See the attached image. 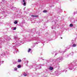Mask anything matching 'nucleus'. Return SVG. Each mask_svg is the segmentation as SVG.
<instances>
[{"instance_id":"obj_8","label":"nucleus","mask_w":77,"mask_h":77,"mask_svg":"<svg viewBox=\"0 0 77 77\" xmlns=\"http://www.w3.org/2000/svg\"><path fill=\"white\" fill-rule=\"evenodd\" d=\"M66 50H65L64 51H59V53H61L62 54H63L65 52H66Z\"/></svg>"},{"instance_id":"obj_24","label":"nucleus","mask_w":77,"mask_h":77,"mask_svg":"<svg viewBox=\"0 0 77 77\" xmlns=\"http://www.w3.org/2000/svg\"><path fill=\"white\" fill-rule=\"evenodd\" d=\"M14 24H17L18 23V22L17 21H15V22H14Z\"/></svg>"},{"instance_id":"obj_18","label":"nucleus","mask_w":77,"mask_h":77,"mask_svg":"<svg viewBox=\"0 0 77 77\" xmlns=\"http://www.w3.org/2000/svg\"><path fill=\"white\" fill-rule=\"evenodd\" d=\"M75 40H72L71 41V42L72 43V44H74V43H75Z\"/></svg>"},{"instance_id":"obj_35","label":"nucleus","mask_w":77,"mask_h":77,"mask_svg":"<svg viewBox=\"0 0 77 77\" xmlns=\"http://www.w3.org/2000/svg\"><path fill=\"white\" fill-rule=\"evenodd\" d=\"M73 54H74V53H73V52H72L70 54H71V55H73Z\"/></svg>"},{"instance_id":"obj_19","label":"nucleus","mask_w":77,"mask_h":77,"mask_svg":"<svg viewBox=\"0 0 77 77\" xmlns=\"http://www.w3.org/2000/svg\"><path fill=\"white\" fill-rule=\"evenodd\" d=\"M76 46H77V45H76V44H73L72 45L73 47H76Z\"/></svg>"},{"instance_id":"obj_32","label":"nucleus","mask_w":77,"mask_h":77,"mask_svg":"<svg viewBox=\"0 0 77 77\" xmlns=\"http://www.w3.org/2000/svg\"><path fill=\"white\" fill-rule=\"evenodd\" d=\"M25 63H27V64L29 63V61H26L25 62Z\"/></svg>"},{"instance_id":"obj_5","label":"nucleus","mask_w":77,"mask_h":77,"mask_svg":"<svg viewBox=\"0 0 77 77\" xmlns=\"http://www.w3.org/2000/svg\"><path fill=\"white\" fill-rule=\"evenodd\" d=\"M24 44V43H22L21 41H19L18 42V44L17 43V42H16L14 44L16 45V46H18V45H20L21 44Z\"/></svg>"},{"instance_id":"obj_40","label":"nucleus","mask_w":77,"mask_h":77,"mask_svg":"<svg viewBox=\"0 0 77 77\" xmlns=\"http://www.w3.org/2000/svg\"><path fill=\"white\" fill-rule=\"evenodd\" d=\"M14 62H15V63H17V61H14Z\"/></svg>"},{"instance_id":"obj_17","label":"nucleus","mask_w":77,"mask_h":77,"mask_svg":"<svg viewBox=\"0 0 77 77\" xmlns=\"http://www.w3.org/2000/svg\"><path fill=\"white\" fill-rule=\"evenodd\" d=\"M21 65H18L17 68H21Z\"/></svg>"},{"instance_id":"obj_20","label":"nucleus","mask_w":77,"mask_h":77,"mask_svg":"<svg viewBox=\"0 0 77 77\" xmlns=\"http://www.w3.org/2000/svg\"><path fill=\"white\" fill-rule=\"evenodd\" d=\"M23 75H24V76H26V75H27V73H26L25 72H24L23 73Z\"/></svg>"},{"instance_id":"obj_2","label":"nucleus","mask_w":77,"mask_h":77,"mask_svg":"<svg viewBox=\"0 0 77 77\" xmlns=\"http://www.w3.org/2000/svg\"><path fill=\"white\" fill-rule=\"evenodd\" d=\"M10 39H11V38L9 37H2L1 38H0V42L2 44H3V43H5V41L6 42L7 41H9Z\"/></svg>"},{"instance_id":"obj_38","label":"nucleus","mask_w":77,"mask_h":77,"mask_svg":"<svg viewBox=\"0 0 77 77\" xmlns=\"http://www.w3.org/2000/svg\"><path fill=\"white\" fill-rule=\"evenodd\" d=\"M41 59H42V60H45V59H43V58H42Z\"/></svg>"},{"instance_id":"obj_50","label":"nucleus","mask_w":77,"mask_h":77,"mask_svg":"<svg viewBox=\"0 0 77 77\" xmlns=\"http://www.w3.org/2000/svg\"><path fill=\"white\" fill-rule=\"evenodd\" d=\"M40 59H41V58H39V60H40Z\"/></svg>"},{"instance_id":"obj_64","label":"nucleus","mask_w":77,"mask_h":77,"mask_svg":"<svg viewBox=\"0 0 77 77\" xmlns=\"http://www.w3.org/2000/svg\"><path fill=\"white\" fill-rule=\"evenodd\" d=\"M76 21H77V20H76Z\"/></svg>"},{"instance_id":"obj_11","label":"nucleus","mask_w":77,"mask_h":77,"mask_svg":"<svg viewBox=\"0 0 77 77\" xmlns=\"http://www.w3.org/2000/svg\"><path fill=\"white\" fill-rule=\"evenodd\" d=\"M5 55V53H3L1 55V57H3Z\"/></svg>"},{"instance_id":"obj_56","label":"nucleus","mask_w":77,"mask_h":77,"mask_svg":"<svg viewBox=\"0 0 77 77\" xmlns=\"http://www.w3.org/2000/svg\"><path fill=\"white\" fill-rule=\"evenodd\" d=\"M70 22H71V20H70Z\"/></svg>"},{"instance_id":"obj_62","label":"nucleus","mask_w":77,"mask_h":77,"mask_svg":"<svg viewBox=\"0 0 77 77\" xmlns=\"http://www.w3.org/2000/svg\"><path fill=\"white\" fill-rule=\"evenodd\" d=\"M2 1H3V0H2Z\"/></svg>"},{"instance_id":"obj_22","label":"nucleus","mask_w":77,"mask_h":77,"mask_svg":"<svg viewBox=\"0 0 77 77\" xmlns=\"http://www.w3.org/2000/svg\"><path fill=\"white\" fill-rule=\"evenodd\" d=\"M69 54H68V55H66V56H65V57H66V58H67V57H69Z\"/></svg>"},{"instance_id":"obj_51","label":"nucleus","mask_w":77,"mask_h":77,"mask_svg":"<svg viewBox=\"0 0 77 77\" xmlns=\"http://www.w3.org/2000/svg\"><path fill=\"white\" fill-rule=\"evenodd\" d=\"M72 0H70V1H72Z\"/></svg>"},{"instance_id":"obj_60","label":"nucleus","mask_w":77,"mask_h":77,"mask_svg":"<svg viewBox=\"0 0 77 77\" xmlns=\"http://www.w3.org/2000/svg\"><path fill=\"white\" fill-rule=\"evenodd\" d=\"M51 60V59H50V60Z\"/></svg>"},{"instance_id":"obj_12","label":"nucleus","mask_w":77,"mask_h":77,"mask_svg":"<svg viewBox=\"0 0 77 77\" xmlns=\"http://www.w3.org/2000/svg\"><path fill=\"white\" fill-rule=\"evenodd\" d=\"M23 2L24 3L23 5L24 6H26V2H25V0H23Z\"/></svg>"},{"instance_id":"obj_33","label":"nucleus","mask_w":77,"mask_h":77,"mask_svg":"<svg viewBox=\"0 0 77 77\" xmlns=\"http://www.w3.org/2000/svg\"><path fill=\"white\" fill-rule=\"evenodd\" d=\"M16 29H17V28L16 27H14L13 29V30H16Z\"/></svg>"},{"instance_id":"obj_3","label":"nucleus","mask_w":77,"mask_h":77,"mask_svg":"<svg viewBox=\"0 0 77 77\" xmlns=\"http://www.w3.org/2000/svg\"><path fill=\"white\" fill-rule=\"evenodd\" d=\"M63 60V57H60L59 58H58L57 60H52L53 62H55V63H56V65H59V62L62 61Z\"/></svg>"},{"instance_id":"obj_59","label":"nucleus","mask_w":77,"mask_h":77,"mask_svg":"<svg viewBox=\"0 0 77 77\" xmlns=\"http://www.w3.org/2000/svg\"><path fill=\"white\" fill-rule=\"evenodd\" d=\"M43 45H44V44H43Z\"/></svg>"},{"instance_id":"obj_48","label":"nucleus","mask_w":77,"mask_h":77,"mask_svg":"<svg viewBox=\"0 0 77 77\" xmlns=\"http://www.w3.org/2000/svg\"><path fill=\"white\" fill-rule=\"evenodd\" d=\"M2 48V47L0 46V48Z\"/></svg>"},{"instance_id":"obj_4","label":"nucleus","mask_w":77,"mask_h":77,"mask_svg":"<svg viewBox=\"0 0 77 77\" xmlns=\"http://www.w3.org/2000/svg\"><path fill=\"white\" fill-rule=\"evenodd\" d=\"M57 21V20H54V22H53V23H54L55 25H53L51 27L52 29H56V28L57 27V29H58V27H59V25L57 24H56V22Z\"/></svg>"},{"instance_id":"obj_26","label":"nucleus","mask_w":77,"mask_h":77,"mask_svg":"<svg viewBox=\"0 0 77 77\" xmlns=\"http://www.w3.org/2000/svg\"><path fill=\"white\" fill-rule=\"evenodd\" d=\"M43 12H44V13H45V12H47V11L46 10H45L43 11Z\"/></svg>"},{"instance_id":"obj_1","label":"nucleus","mask_w":77,"mask_h":77,"mask_svg":"<svg viewBox=\"0 0 77 77\" xmlns=\"http://www.w3.org/2000/svg\"><path fill=\"white\" fill-rule=\"evenodd\" d=\"M35 40L36 41L35 43H34L33 44L34 45H36L38 44V43H39L40 42H41L42 44H44V43H45V41L44 40L40 39L38 37H34V38H32L31 39L29 40L28 42H30L31 41H34Z\"/></svg>"},{"instance_id":"obj_57","label":"nucleus","mask_w":77,"mask_h":77,"mask_svg":"<svg viewBox=\"0 0 77 77\" xmlns=\"http://www.w3.org/2000/svg\"><path fill=\"white\" fill-rule=\"evenodd\" d=\"M45 24H44V25H45Z\"/></svg>"},{"instance_id":"obj_16","label":"nucleus","mask_w":77,"mask_h":77,"mask_svg":"<svg viewBox=\"0 0 77 77\" xmlns=\"http://www.w3.org/2000/svg\"><path fill=\"white\" fill-rule=\"evenodd\" d=\"M31 17H38V15H32Z\"/></svg>"},{"instance_id":"obj_39","label":"nucleus","mask_w":77,"mask_h":77,"mask_svg":"<svg viewBox=\"0 0 77 77\" xmlns=\"http://www.w3.org/2000/svg\"><path fill=\"white\" fill-rule=\"evenodd\" d=\"M60 12H62V10L60 9Z\"/></svg>"},{"instance_id":"obj_7","label":"nucleus","mask_w":77,"mask_h":77,"mask_svg":"<svg viewBox=\"0 0 77 77\" xmlns=\"http://www.w3.org/2000/svg\"><path fill=\"white\" fill-rule=\"evenodd\" d=\"M55 74L56 75H57V76H58L60 74V72H57V71H56L55 72Z\"/></svg>"},{"instance_id":"obj_27","label":"nucleus","mask_w":77,"mask_h":77,"mask_svg":"<svg viewBox=\"0 0 77 77\" xmlns=\"http://www.w3.org/2000/svg\"><path fill=\"white\" fill-rule=\"evenodd\" d=\"M17 38H18V37L17 36H14V39H17Z\"/></svg>"},{"instance_id":"obj_43","label":"nucleus","mask_w":77,"mask_h":77,"mask_svg":"<svg viewBox=\"0 0 77 77\" xmlns=\"http://www.w3.org/2000/svg\"><path fill=\"white\" fill-rule=\"evenodd\" d=\"M37 33H38V35H39V33H38V32H37L36 33V34H37Z\"/></svg>"},{"instance_id":"obj_41","label":"nucleus","mask_w":77,"mask_h":77,"mask_svg":"<svg viewBox=\"0 0 77 77\" xmlns=\"http://www.w3.org/2000/svg\"><path fill=\"white\" fill-rule=\"evenodd\" d=\"M2 17H3V16H2V17H0V18L1 19H3V18H2Z\"/></svg>"},{"instance_id":"obj_44","label":"nucleus","mask_w":77,"mask_h":77,"mask_svg":"<svg viewBox=\"0 0 77 77\" xmlns=\"http://www.w3.org/2000/svg\"><path fill=\"white\" fill-rule=\"evenodd\" d=\"M16 63H15V62H14V63H13V64H14V65H15V64H16Z\"/></svg>"},{"instance_id":"obj_54","label":"nucleus","mask_w":77,"mask_h":77,"mask_svg":"<svg viewBox=\"0 0 77 77\" xmlns=\"http://www.w3.org/2000/svg\"><path fill=\"white\" fill-rule=\"evenodd\" d=\"M46 60V61H47V62L48 61L47 60Z\"/></svg>"},{"instance_id":"obj_13","label":"nucleus","mask_w":77,"mask_h":77,"mask_svg":"<svg viewBox=\"0 0 77 77\" xmlns=\"http://www.w3.org/2000/svg\"><path fill=\"white\" fill-rule=\"evenodd\" d=\"M53 67H51V66H50L49 67V69L50 70H51V71L52 70H53Z\"/></svg>"},{"instance_id":"obj_6","label":"nucleus","mask_w":77,"mask_h":77,"mask_svg":"<svg viewBox=\"0 0 77 77\" xmlns=\"http://www.w3.org/2000/svg\"><path fill=\"white\" fill-rule=\"evenodd\" d=\"M41 66H45L44 63H43V64H40L39 65H37L36 69H39L41 68Z\"/></svg>"},{"instance_id":"obj_28","label":"nucleus","mask_w":77,"mask_h":77,"mask_svg":"<svg viewBox=\"0 0 77 77\" xmlns=\"http://www.w3.org/2000/svg\"><path fill=\"white\" fill-rule=\"evenodd\" d=\"M4 7H5V6H3L2 7V9L4 11H5L4 9H3V8L4 9Z\"/></svg>"},{"instance_id":"obj_25","label":"nucleus","mask_w":77,"mask_h":77,"mask_svg":"<svg viewBox=\"0 0 77 77\" xmlns=\"http://www.w3.org/2000/svg\"><path fill=\"white\" fill-rule=\"evenodd\" d=\"M31 50H32L31 49L29 48V49L28 50V53H29V52H30V51H31Z\"/></svg>"},{"instance_id":"obj_63","label":"nucleus","mask_w":77,"mask_h":77,"mask_svg":"<svg viewBox=\"0 0 77 77\" xmlns=\"http://www.w3.org/2000/svg\"><path fill=\"white\" fill-rule=\"evenodd\" d=\"M3 2H5V1H4Z\"/></svg>"},{"instance_id":"obj_53","label":"nucleus","mask_w":77,"mask_h":77,"mask_svg":"<svg viewBox=\"0 0 77 77\" xmlns=\"http://www.w3.org/2000/svg\"><path fill=\"white\" fill-rule=\"evenodd\" d=\"M61 39H62V37H61Z\"/></svg>"},{"instance_id":"obj_46","label":"nucleus","mask_w":77,"mask_h":77,"mask_svg":"<svg viewBox=\"0 0 77 77\" xmlns=\"http://www.w3.org/2000/svg\"><path fill=\"white\" fill-rule=\"evenodd\" d=\"M66 72H67V70H66L65 71V73H66Z\"/></svg>"},{"instance_id":"obj_49","label":"nucleus","mask_w":77,"mask_h":77,"mask_svg":"<svg viewBox=\"0 0 77 77\" xmlns=\"http://www.w3.org/2000/svg\"><path fill=\"white\" fill-rule=\"evenodd\" d=\"M59 35H61V34H60V33H59Z\"/></svg>"},{"instance_id":"obj_10","label":"nucleus","mask_w":77,"mask_h":77,"mask_svg":"<svg viewBox=\"0 0 77 77\" xmlns=\"http://www.w3.org/2000/svg\"><path fill=\"white\" fill-rule=\"evenodd\" d=\"M57 51H53L52 52V54H55V56H56L57 55Z\"/></svg>"},{"instance_id":"obj_15","label":"nucleus","mask_w":77,"mask_h":77,"mask_svg":"<svg viewBox=\"0 0 77 77\" xmlns=\"http://www.w3.org/2000/svg\"><path fill=\"white\" fill-rule=\"evenodd\" d=\"M16 8V7H14L13 6H12L11 7V9H12L13 10H15L14 9Z\"/></svg>"},{"instance_id":"obj_61","label":"nucleus","mask_w":77,"mask_h":77,"mask_svg":"<svg viewBox=\"0 0 77 77\" xmlns=\"http://www.w3.org/2000/svg\"><path fill=\"white\" fill-rule=\"evenodd\" d=\"M76 14H77V13H76Z\"/></svg>"},{"instance_id":"obj_45","label":"nucleus","mask_w":77,"mask_h":77,"mask_svg":"<svg viewBox=\"0 0 77 77\" xmlns=\"http://www.w3.org/2000/svg\"><path fill=\"white\" fill-rule=\"evenodd\" d=\"M30 68H32V66H29Z\"/></svg>"},{"instance_id":"obj_37","label":"nucleus","mask_w":77,"mask_h":77,"mask_svg":"<svg viewBox=\"0 0 77 77\" xmlns=\"http://www.w3.org/2000/svg\"><path fill=\"white\" fill-rule=\"evenodd\" d=\"M26 58H24L23 59V60H26Z\"/></svg>"},{"instance_id":"obj_23","label":"nucleus","mask_w":77,"mask_h":77,"mask_svg":"<svg viewBox=\"0 0 77 77\" xmlns=\"http://www.w3.org/2000/svg\"><path fill=\"white\" fill-rule=\"evenodd\" d=\"M69 26L71 27H73V24H72V23H71L70 24Z\"/></svg>"},{"instance_id":"obj_58","label":"nucleus","mask_w":77,"mask_h":77,"mask_svg":"<svg viewBox=\"0 0 77 77\" xmlns=\"http://www.w3.org/2000/svg\"><path fill=\"white\" fill-rule=\"evenodd\" d=\"M74 14H75V13H74Z\"/></svg>"},{"instance_id":"obj_36","label":"nucleus","mask_w":77,"mask_h":77,"mask_svg":"<svg viewBox=\"0 0 77 77\" xmlns=\"http://www.w3.org/2000/svg\"><path fill=\"white\" fill-rule=\"evenodd\" d=\"M17 68H14V71H17Z\"/></svg>"},{"instance_id":"obj_21","label":"nucleus","mask_w":77,"mask_h":77,"mask_svg":"<svg viewBox=\"0 0 77 77\" xmlns=\"http://www.w3.org/2000/svg\"><path fill=\"white\" fill-rule=\"evenodd\" d=\"M18 62H21V60L18 59L17 60Z\"/></svg>"},{"instance_id":"obj_52","label":"nucleus","mask_w":77,"mask_h":77,"mask_svg":"<svg viewBox=\"0 0 77 77\" xmlns=\"http://www.w3.org/2000/svg\"><path fill=\"white\" fill-rule=\"evenodd\" d=\"M13 47H15V46H14Z\"/></svg>"},{"instance_id":"obj_30","label":"nucleus","mask_w":77,"mask_h":77,"mask_svg":"<svg viewBox=\"0 0 77 77\" xmlns=\"http://www.w3.org/2000/svg\"><path fill=\"white\" fill-rule=\"evenodd\" d=\"M15 12H17L18 13H19V11H18V9L17 10V11Z\"/></svg>"},{"instance_id":"obj_47","label":"nucleus","mask_w":77,"mask_h":77,"mask_svg":"<svg viewBox=\"0 0 77 77\" xmlns=\"http://www.w3.org/2000/svg\"><path fill=\"white\" fill-rule=\"evenodd\" d=\"M7 14H10V13H6Z\"/></svg>"},{"instance_id":"obj_14","label":"nucleus","mask_w":77,"mask_h":77,"mask_svg":"<svg viewBox=\"0 0 77 77\" xmlns=\"http://www.w3.org/2000/svg\"><path fill=\"white\" fill-rule=\"evenodd\" d=\"M15 51L14 52H13V53L14 54H16V53H17V52H18V51L17 50H16V49H14Z\"/></svg>"},{"instance_id":"obj_29","label":"nucleus","mask_w":77,"mask_h":77,"mask_svg":"<svg viewBox=\"0 0 77 77\" xmlns=\"http://www.w3.org/2000/svg\"><path fill=\"white\" fill-rule=\"evenodd\" d=\"M68 69V68H65V70H63V71H62V72H64V71H65V70H66V69Z\"/></svg>"},{"instance_id":"obj_9","label":"nucleus","mask_w":77,"mask_h":77,"mask_svg":"<svg viewBox=\"0 0 77 77\" xmlns=\"http://www.w3.org/2000/svg\"><path fill=\"white\" fill-rule=\"evenodd\" d=\"M5 14H6V12H5V11H3V12H2V14H3V15H4V17H6L7 16V15H5Z\"/></svg>"},{"instance_id":"obj_42","label":"nucleus","mask_w":77,"mask_h":77,"mask_svg":"<svg viewBox=\"0 0 77 77\" xmlns=\"http://www.w3.org/2000/svg\"><path fill=\"white\" fill-rule=\"evenodd\" d=\"M24 23H25V22H22V24H24Z\"/></svg>"},{"instance_id":"obj_34","label":"nucleus","mask_w":77,"mask_h":77,"mask_svg":"<svg viewBox=\"0 0 77 77\" xmlns=\"http://www.w3.org/2000/svg\"><path fill=\"white\" fill-rule=\"evenodd\" d=\"M31 34H32V35H35V33H34V32H33V33L31 32Z\"/></svg>"},{"instance_id":"obj_55","label":"nucleus","mask_w":77,"mask_h":77,"mask_svg":"<svg viewBox=\"0 0 77 77\" xmlns=\"http://www.w3.org/2000/svg\"><path fill=\"white\" fill-rule=\"evenodd\" d=\"M26 66H27V65H26Z\"/></svg>"},{"instance_id":"obj_31","label":"nucleus","mask_w":77,"mask_h":77,"mask_svg":"<svg viewBox=\"0 0 77 77\" xmlns=\"http://www.w3.org/2000/svg\"><path fill=\"white\" fill-rule=\"evenodd\" d=\"M75 20H74L73 21H72V23H75Z\"/></svg>"}]
</instances>
